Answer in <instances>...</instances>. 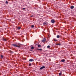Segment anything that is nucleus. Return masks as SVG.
Returning a JSON list of instances; mask_svg holds the SVG:
<instances>
[{"label": "nucleus", "instance_id": "f257e3e1", "mask_svg": "<svg viewBox=\"0 0 76 76\" xmlns=\"http://www.w3.org/2000/svg\"><path fill=\"white\" fill-rule=\"evenodd\" d=\"M12 45L14 47H18V48H20V46L19 45H16V44H12Z\"/></svg>", "mask_w": 76, "mask_h": 76}, {"label": "nucleus", "instance_id": "f03ea898", "mask_svg": "<svg viewBox=\"0 0 76 76\" xmlns=\"http://www.w3.org/2000/svg\"><path fill=\"white\" fill-rule=\"evenodd\" d=\"M43 25H47L48 24V23L47 21H45L43 23Z\"/></svg>", "mask_w": 76, "mask_h": 76}, {"label": "nucleus", "instance_id": "7ed1b4c3", "mask_svg": "<svg viewBox=\"0 0 76 76\" xmlns=\"http://www.w3.org/2000/svg\"><path fill=\"white\" fill-rule=\"evenodd\" d=\"M45 67L44 66H42L40 67V70H42V69H45Z\"/></svg>", "mask_w": 76, "mask_h": 76}, {"label": "nucleus", "instance_id": "20e7f679", "mask_svg": "<svg viewBox=\"0 0 76 76\" xmlns=\"http://www.w3.org/2000/svg\"><path fill=\"white\" fill-rule=\"evenodd\" d=\"M45 41H46V39L45 38H44L43 39L42 41L43 42H45Z\"/></svg>", "mask_w": 76, "mask_h": 76}, {"label": "nucleus", "instance_id": "39448f33", "mask_svg": "<svg viewBox=\"0 0 76 76\" xmlns=\"http://www.w3.org/2000/svg\"><path fill=\"white\" fill-rule=\"evenodd\" d=\"M51 22L52 23H54L55 22V20H51Z\"/></svg>", "mask_w": 76, "mask_h": 76}, {"label": "nucleus", "instance_id": "423d86ee", "mask_svg": "<svg viewBox=\"0 0 76 76\" xmlns=\"http://www.w3.org/2000/svg\"><path fill=\"white\" fill-rule=\"evenodd\" d=\"M70 8H71V9H74V6H71L70 7Z\"/></svg>", "mask_w": 76, "mask_h": 76}, {"label": "nucleus", "instance_id": "0eeeda50", "mask_svg": "<svg viewBox=\"0 0 76 76\" xmlns=\"http://www.w3.org/2000/svg\"><path fill=\"white\" fill-rule=\"evenodd\" d=\"M29 61H34V60L33 59H31L29 60Z\"/></svg>", "mask_w": 76, "mask_h": 76}, {"label": "nucleus", "instance_id": "6e6552de", "mask_svg": "<svg viewBox=\"0 0 76 76\" xmlns=\"http://www.w3.org/2000/svg\"><path fill=\"white\" fill-rule=\"evenodd\" d=\"M65 60L64 59H63L61 61V62H65Z\"/></svg>", "mask_w": 76, "mask_h": 76}, {"label": "nucleus", "instance_id": "1a4fd4ad", "mask_svg": "<svg viewBox=\"0 0 76 76\" xmlns=\"http://www.w3.org/2000/svg\"><path fill=\"white\" fill-rule=\"evenodd\" d=\"M31 48V50H33V49H34V48H34V47H32Z\"/></svg>", "mask_w": 76, "mask_h": 76}, {"label": "nucleus", "instance_id": "9d476101", "mask_svg": "<svg viewBox=\"0 0 76 76\" xmlns=\"http://www.w3.org/2000/svg\"><path fill=\"white\" fill-rule=\"evenodd\" d=\"M57 38H60V36L59 35H57Z\"/></svg>", "mask_w": 76, "mask_h": 76}, {"label": "nucleus", "instance_id": "9b49d317", "mask_svg": "<svg viewBox=\"0 0 76 76\" xmlns=\"http://www.w3.org/2000/svg\"><path fill=\"white\" fill-rule=\"evenodd\" d=\"M37 50H40V51H41L42 50V49H39L38 48L37 49Z\"/></svg>", "mask_w": 76, "mask_h": 76}, {"label": "nucleus", "instance_id": "f8f14e48", "mask_svg": "<svg viewBox=\"0 0 76 76\" xmlns=\"http://www.w3.org/2000/svg\"><path fill=\"white\" fill-rule=\"evenodd\" d=\"M53 40H54V41L56 42L57 41V39H53Z\"/></svg>", "mask_w": 76, "mask_h": 76}, {"label": "nucleus", "instance_id": "ddd939ff", "mask_svg": "<svg viewBox=\"0 0 76 76\" xmlns=\"http://www.w3.org/2000/svg\"><path fill=\"white\" fill-rule=\"evenodd\" d=\"M61 45V44H60V43H58L56 44V45Z\"/></svg>", "mask_w": 76, "mask_h": 76}, {"label": "nucleus", "instance_id": "4468645a", "mask_svg": "<svg viewBox=\"0 0 76 76\" xmlns=\"http://www.w3.org/2000/svg\"><path fill=\"white\" fill-rule=\"evenodd\" d=\"M47 48H50V45H48V46L47 47Z\"/></svg>", "mask_w": 76, "mask_h": 76}, {"label": "nucleus", "instance_id": "2eb2a0df", "mask_svg": "<svg viewBox=\"0 0 76 76\" xmlns=\"http://www.w3.org/2000/svg\"><path fill=\"white\" fill-rule=\"evenodd\" d=\"M5 3L6 4H8V1H6L5 2Z\"/></svg>", "mask_w": 76, "mask_h": 76}, {"label": "nucleus", "instance_id": "dca6fc26", "mask_svg": "<svg viewBox=\"0 0 76 76\" xmlns=\"http://www.w3.org/2000/svg\"><path fill=\"white\" fill-rule=\"evenodd\" d=\"M61 72L59 73V76H61Z\"/></svg>", "mask_w": 76, "mask_h": 76}, {"label": "nucleus", "instance_id": "f3484780", "mask_svg": "<svg viewBox=\"0 0 76 76\" xmlns=\"http://www.w3.org/2000/svg\"><path fill=\"white\" fill-rule=\"evenodd\" d=\"M41 47V45H38V47Z\"/></svg>", "mask_w": 76, "mask_h": 76}, {"label": "nucleus", "instance_id": "a211bd4d", "mask_svg": "<svg viewBox=\"0 0 76 76\" xmlns=\"http://www.w3.org/2000/svg\"><path fill=\"white\" fill-rule=\"evenodd\" d=\"M28 66H31V63L29 64Z\"/></svg>", "mask_w": 76, "mask_h": 76}, {"label": "nucleus", "instance_id": "6ab92c4d", "mask_svg": "<svg viewBox=\"0 0 76 76\" xmlns=\"http://www.w3.org/2000/svg\"><path fill=\"white\" fill-rule=\"evenodd\" d=\"M34 25H31V28H34Z\"/></svg>", "mask_w": 76, "mask_h": 76}, {"label": "nucleus", "instance_id": "aec40b11", "mask_svg": "<svg viewBox=\"0 0 76 76\" xmlns=\"http://www.w3.org/2000/svg\"><path fill=\"white\" fill-rule=\"evenodd\" d=\"M1 58H3V55H1Z\"/></svg>", "mask_w": 76, "mask_h": 76}, {"label": "nucleus", "instance_id": "412c9836", "mask_svg": "<svg viewBox=\"0 0 76 76\" xmlns=\"http://www.w3.org/2000/svg\"><path fill=\"white\" fill-rule=\"evenodd\" d=\"M3 40H4V41H6V39H4Z\"/></svg>", "mask_w": 76, "mask_h": 76}, {"label": "nucleus", "instance_id": "4be33fe9", "mask_svg": "<svg viewBox=\"0 0 76 76\" xmlns=\"http://www.w3.org/2000/svg\"><path fill=\"white\" fill-rule=\"evenodd\" d=\"M21 28V27H19L18 28V29H20Z\"/></svg>", "mask_w": 76, "mask_h": 76}, {"label": "nucleus", "instance_id": "5701e85b", "mask_svg": "<svg viewBox=\"0 0 76 76\" xmlns=\"http://www.w3.org/2000/svg\"><path fill=\"white\" fill-rule=\"evenodd\" d=\"M30 51H32L33 52H34V51L31 50H30Z\"/></svg>", "mask_w": 76, "mask_h": 76}, {"label": "nucleus", "instance_id": "b1692460", "mask_svg": "<svg viewBox=\"0 0 76 76\" xmlns=\"http://www.w3.org/2000/svg\"><path fill=\"white\" fill-rule=\"evenodd\" d=\"M23 10H25V8H23Z\"/></svg>", "mask_w": 76, "mask_h": 76}, {"label": "nucleus", "instance_id": "393cba45", "mask_svg": "<svg viewBox=\"0 0 76 76\" xmlns=\"http://www.w3.org/2000/svg\"><path fill=\"white\" fill-rule=\"evenodd\" d=\"M31 16V17H33V16H34L33 15H32V16Z\"/></svg>", "mask_w": 76, "mask_h": 76}]
</instances>
